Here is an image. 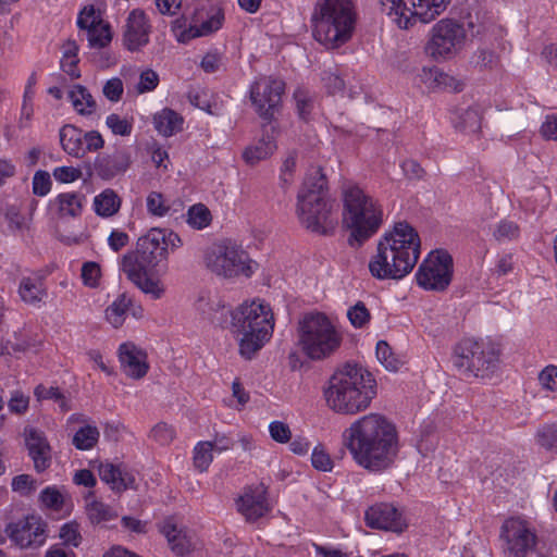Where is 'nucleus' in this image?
<instances>
[{
  "label": "nucleus",
  "instance_id": "nucleus-47",
  "mask_svg": "<svg viewBox=\"0 0 557 557\" xmlns=\"http://www.w3.org/2000/svg\"><path fill=\"white\" fill-rule=\"evenodd\" d=\"M537 444L546 450L557 453V425H545L536 434Z\"/></svg>",
  "mask_w": 557,
  "mask_h": 557
},
{
  "label": "nucleus",
  "instance_id": "nucleus-15",
  "mask_svg": "<svg viewBox=\"0 0 557 557\" xmlns=\"http://www.w3.org/2000/svg\"><path fill=\"white\" fill-rule=\"evenodd\" d=\"M453 258L444 250H436L420 264L417 283L424 289L442 292L450 284Z\"/></svg>",
  "mask_w": 557,
  "mask_h": 557
},
{
  "label": "nucleus",
  "instance_id": "nucleus-36",
  "mask_svg": "<svg viewBox=\"0 0 557 557\" xmlns=\"http://www.w3.org/2000/svg\"><path fill=\"white\" fill-rule=\"evenodd\" d=\"M34 395L38 401L46 399L53 400L54 403L58 404L62 412H67L69 410L72 409L70 398L66 397L65 394L62 393L59 387L39 384L38 386H36Z\"/></svg>",
  "mask_w": 557,
  "mask_h": 557
},
{
  "label": "nucleus",
  "instance_id": "nucleus-63",
  "mask_svg": "<svg viewBox=\"0 0 557 557\" xmlns=\"http://www.w3.org/2000/svg\"><path fill=\"white\" fill-rule=\"evenodd\" d=\"M60 537L65 544L77 547L82 540L78 525L75 523H65L60 530Z\"/></svg>",
  "mask_w": 557,
  "mask_h": 557
},
{
  "label": "nucleus",
  "instance_id": "nucleus-5",
  "mask_svg": "<svg viewBox=\"0 0 557 557\" xmlns=\"http://www.w3.org/2000/svg\"><path fill=\"white\" fill-rule=\"evenodd\" d=\"M230 315L228 330L238 342L239 354L251 359L272 336L273 312L269 305L253 300L239 305Z\"/></svg>",
  "mask_w": 557,
  "mask_h": 557
},
{
  "label": "nucleus",
  "instance_id": "nucleus-12",
  "mask_svg": "<svg viewBox=\"0 0 557 557\" xmlns=\"http://www.w3.org/2000/svg\"><path fill=\"white\" fill-rule=\"evenodd\" d=\"M387 13L401 29H409L417 23L428 24L442 14L449 0H381Z\"/></svg>",
  "mask_w": 557,
  "mask_h": 557
},
{
  "label": "nucleus",
  "instance_id": "nucleus-51",
  "mask_svg": "<svg viewBox=\"0 0 557 557\" xmlns=\"http://www.w3.org/2000/svg\"><path fill=\"white\" fill-rule=\"evenodd\" d=\"M39 499L47 508L59 510L63 506V495L55 486H48L40 492Z\"/></svg>",
  "mask_w": 557,
  "mask_h": 557
},
{
  "label": "nucleus",
  "instance_id": "nucleus-4",
  "mask_svg": "<svg viewBox=\"0 0 557 557\" xmlns=\"http://www.w3.org/2000/svg\"><path fill=\"white\" fill-rule=\"evenodd\" d=\"M323 395L335 413L355 416L370 407L376 396V382L368 370L347 362L330 376Z\"/></svg>",
  "mask_w": 557,
  "mask_h": 557
},
{
  "label": "nucleus",
  "instance_id": "nucleus-60",
  "mask_svg": "<svg viewBox=\"0 0 557 557\" xmlns=\"http://www.w3.org/2000/svg\"><path fill=\"white\" fill-rule=\"evenodd\" d=\"M51 188L50 175L46 171H38L33 177V193L37 196H46Z\"/></svg>",
  "mask_w": 557,
  "mask_h": 557
},
{
  "label": "nucleus",
  "instance_id": "nucleus-11",
  "mask_svg": "<svg viewBox=\"0 0 557 557\" xmlns=\"http://www.w3.org/2000/svg\"><path fill=\"white\" fill-rule=\"evenodd\" d=\"M205 263L212 273L226 278L249 277L253 273L247 252L231 242L213 244L208 248Z\"/></svg>",
  "mask_w": 557,
  "mask_h": 557
},
{
  "label": "nucleus",
  "instance_id": "nucleus-41",
  "mask_svg": "<svg viewBox=\"0 0 557 557\" xmlns=\"http://www.w3.org/2000/svg\"><path fill=\"white\" fill-rule=\"evenodd\" d=\"M193 460L197 470L207 471L213 460V446L210 441L199 442L195 446Z\"/></svg>",
  "mask_w": 557,
  "mask_h": 557
},
{
  "label": "nucleus",
  "instance_id": "nucleus-19",
  "mask_svg": "<svg viewBox=\"0 0 557 557\" xmlns=\"http://www.w3.org/2000/svg\"><path fill=\"white\" fill-rule=\"evenodd\" d=\"M159 531L166 539L171 552L178 557L187 556L200 546L197 534L173 518L164 519L159 524Z\"/></svg>",
  "mask_w": 557,
  "mask_h": 557
},
{
  "label": "nucleus",
  "instance_id": "nucleus-64",
  "mask_svg": "<svg viewBox=\"0 0 557 557\" xmlns=\"http://www.w3.org/2000/svg\"><path fill=\"white\" fill-rule=\"evenodd\" d=\"M82 176V171L74 166H59L53 170V177L60 183H73Z\"/></svg>",
  "mask_w": 557,
  "mask_h": 557
},
{
  "label": "nucleus",
  "instance_id": "nucleus-49",
  "mask_svg": "<svg viewBox=\"0 0 557 557\" xmlns=\"http://www.w3.org/2000/svg\"><path fill=\"white\" fill-rule=\"evenodd\" d=\"M101 23H103V22L100 18L99 14H97V12L92 5L85 7L81 11L78 18H77V26L81 29H86L87 34L91 29L96 28L98 26V24H101Z\"/></svg>",
  "mask_w": 557,
  "mask_h": 557
},
{
  "label": "nucleus",
  "instance_id": "nucleus-7",
  "mask_svg": "<svg viewBox=\"0 0 557 557\" xmlns=\"http://www.w3.org/2000/svg\"><path fill=\"white\" fill-rule=\"evenodd\" d=\"M334 208L335 201L329 194L326 176L321 168H315L307 175L297 194V216L306 228L324 234L333 227Z\"/></svg>",
  "mask_w": 557,
  "mask_h": 557
},
{
  "label": "nucleus",
  "instance_id": "nucleus-48",
  "mask_svg": "<svg viewBox=\"0 0 557 557\" xmlns=\"http://www.w3.org/2000/svg\"><path fill=\"white\" fill-rule=\"evenodd\" d=\"M175 435L176 432L174 428L165 422L157 423L150 431V437L162 446L172 443Z\"/></svg>",
  "mask_w": 557,
  "mask_h": 557
},
{
  "label": "nucleus",
  "instance_id": "nucleus-54",
  "mask_svg": "<svg viewBox=\"0 0 557 557\" xmlns=\"http://www.w3.org/2000/svg\"><path fill=\"white\" fill-rule=\"evenodd\" d=\"M311 463L313 468L319 471L327 472L333 469V460L322 445H318L313 448Z\"/></svg>",
  "mask_w": 557,
  "mask_h": 557
},
{
  "label": "nucleus",
  "instance_id": "nucleus-35",
  "mask_svg": "<svg viewBox=\"0 0 557 557\" xmlns=\"http://www.w3.org/2000/svg\"><path fill=\"white\" fill-rule=\"evenodd\" d=\"M131 305V299L125 294H121L107 309L106 320L114 327L119 329L126 319V313Z\"/></svg>",
  "mask_w": 557,
  "mask_h": 557
},
{
  "label": "nucleus",
  "instance_id": "nucleus-56",
  "mask_svg": "<svg viewBox=\"0 0 557 557\" xmlns=\"http://www.w3.org/2000/svg\"><path fill=\"white\" fill-rule=\"evenodd\" d=\"M36 83L35 75H32L28 78V82L25 86L24 95H23V103H22V110L21 115L22 119H25L26 121H29L33 115V98L35 95L34 91V85Z\"/></svg>",
  "mask_w": 557,
  "mask_h": 557
},
{
  "label": "nucleus",
  "instance_id": "nucleus-38",
  "mask_svg": "<svg viewBox=\"0 0 557 557\" xmlns=\"http://www.w3.org/2000/svg\"><path fill=\"white\" fill-rule=\"evenodd\" d=\"M86 512L91 523H101L115 519L117 513L108 505L96 500L87 499Z\"/></svg>",
  "mask_w": 557,
  "mask_h": 557
},
{
  "label": "nucleus",
  "instance_id": "nucleus-50",
  "mask_svg": "<svg viewBox=\"0 0 557 557\" xmlns=\"http://www.w3.org/2000/svg\"><path fill=\"white\" fill-rule=\"evenodd\" d=\"M159 82V74L152 69H146L139 75V81L136 85V91L138 94L150 92L157 88Z\"/></svg>",
  "mask_w": 557,
  "mask_h": 557
},
{
  "label": "nucleus",
  "instance_id": "nucleus-44",
  "mask_svg": "<svg viewBox=\"0 0 557 557\" xmlns=\"http://www.w3.org/2000/svg\"><path fill=\"white\" fill-rule=\"evenodd\" d=\"M187 222L190 226L201 230L210 224L211 213L206 206L195 205L187 212Z\"/></svg>",
  "mask_w": 557,
  "mask_h": 557
},
{
  "label": "nucleus",
  "instance_id": "nucleus-52",
  "mask_svg": "<svg viewBox=\"0 0 557 557\" xmlns=\"http://www.w3.org/2000/svg\"><path fill=\"white\" fill-rule=\"evenodd\" d=\"M147 209L153 215L163 216L169 212L170 205L161 193L151 191L147 197Z\"/></svg>",
  "mask_w": 557,
  "mask_h": 557
},
{
  "label": "nucleus",
  "instance_id": "nucleus-61",
  "mask_svg": "<svg viewBox=\"0 0 557 557\" xmlns=\"http://www.w3.org/2000/svg\"><path fill=\"white\" fill-rule=\"evenodd\" d=\"M269 432L273 441L287 443L290 441L292 432L289 426L282 421H273L269 425Z\"/></svg>",
  "mask_w": 557,
  "mask_h": 557
},
{
  "label": "nucleus",
  "instance_id": "nucleus-1",
  "mask_svg": "<svg viewBox=\"0 0 557 557\" xmlns=\"http://www.w3.org/2000/svg\"><path fill=\"white\" fill-rule=\"evenodd\" d=\"M342 437L354 460L370 471L387 469L398 454L396 428L380 413H369L355 420Z\"/></svg>",
  "mask_w": 557,
  "mask_h": 557
},
{
  "label": "nucleus",
  "instance_id": "nucleus-22",
  "mask_svg": "<svg viewBox=\"0 0 557 557\" xmlns=\"http://www.w3.org/2000/svg\"><path fill=\"white\" fill-rule=\"evenodd\" d=\"M117 355L121 369L126 376L139 380L148 373L149 363L147 352L133 342L121 344Z\"/></svg>",
  "mask_w": 557,
  "mask_h": 557
},
{
  "label": "nucleus",
  "instance_id": "nucleus-25",
  "mask_svg": "<svg viewBox=\"0 0 557 557\" xmlns=\"http://www.w3.org/2000/svg\"><path fill=\"white\" fill-rule=\"evenodd\" d=\"M99 476L114 492L121 493L127 488L134 487L135 476L124 467L110 462L99 466Z\"/></svg>",
  "mask_w": 557,
  "mask_h": 557
},
{
  "label": "nucleus",
  "instance_id": "nucleus-16",
  "mask_svg": "<svg viewBox=\"0 0 557 557\" xmlns=\"http://www.w3.org/2000/svg\"><path fill=\"white\" fill-rule=\"evenodd\" d=\"M224 14L221 9L212 8L208 13V17L202 21V11L196 10L191 21L185 15L174 20L171 25V30L178 42L186 44L189 40L207 36L218 30L223 23Z\"/></svg>",
  "mask_w": 557,
  "mask_h": 557
},
{
  "label": "nucleus",
  "instance_id": "nucleus-33",
  "mask_svg": "<svg viewBox=\"0 0 557 557\" xmlns=\"http://www.w3.org/2000/svg\"><path fill=\"white\" fill-rule=\"evenodd\" d=\"M69 98L79 114H91L96 108V101L92 96L82 85H75L70 90Z\"/></svg>",
  "mask_w": 557,
  "mask_h": 557
},
{
  "label": "nucleus",
  "instance_id": "nucleus-29",
  "mask_svg": "<svg viewBox=\"0 0 557 557\" xmlns=\"http://www.w3.org/2000/svg\"><path fill=\"white\" fill-rule=\"evenodd\" d=\"M18 295L24 302L33 305L42 301L47 290L40 277L25 276L20 282Z\"/></svg>",
  "mask_w": 557,
  "mask_h": 557
},
{
  "label": "nucleus",
  "instance_id": "nucleus-28",
  "mask_svg": "<svg viewBox=\"0 0 557 557\" xmlns=\"http://www.w3.org/2000/svg\"><path fill=\"white\" fill-rule=\"evenodd\" d=\"M60 143L63 150L73 157L85 156L84 133L73 125H65L60 129Z\"/></svg>",
  "mask_w": 557,
  "mask_h": 557
},
{
  "label": "nucleus",
  "instance_id": "nucleus-24",
  "mask_svg": "<svg viewBox=\"0 0 557 557\" xmlns=\"http://www.w3.org/2000/svg\"><path fill=\"white\" fill-rule=\"evenodd\" d=\"M237 509L247 521L263 517L270 510L263 485L246 488L237 500Z\"/></svg>",
  "mask_w": 557,
  "mask_h": 557
},
{
  "label": "nucleus",
  "instance_id": "nucleus-30",
  "mask_svg": "<svg viewBox=\"0 0 557 557\" xmlns=\"http://www.w3.org/2000/svg\"><path fill=\"white\" fill-rule=\"evenodd\" d=\"M156 129L163 136L169 137L182 129L183 117L172 109H163L153 116Z\"/></svg>",
  "mask_w": 557,
  "mask_h": 557
},
{
  "label": "nucleus",
  "instance_id": "nucleus-37",
  "mask_svg": "<svg viewBox=\"0 0 557 557\" xmlns=\"http://www.w3.org/2000/svg\"><path fill=\"white\" fill-rule=\"evenodd\" d=\"M77 53L78 46L74 40H67L63 45L61 67L72 78H78L81 76V72L77 67V63L79 61Z\"/></svg>",
  "mask_w": 557,
  "mask_h": 557
},
{
  "label": "nucleus",
  "instance_id": "nucleus-14",
  "mask_svg": "<svg viewBox=\"0 0 557 557\" xmlns=\"http://www.w3.org/2000/svg\"><path fill=\"white\" fill-rule=\"evenodd\" d=\"M499 540L505 557H527L537 544L535 528L519 517L504 521Z\"/></svg>",
  "mask_w": 557,
  "mask_h": 557
},
{
  "label": "nucleus",
  "instance_id": "nucleus-17",
  "mask_svg": "<svg viewBox=\"0 0 557 557\" xmlns=\"http://www.w3.org/2000/svg\"><path fill=\"white\" fill-rule=\"evenodd\" d=\"M285 83L272 76L259 77L250 87V99L256 112L270 120L281 104Z\"/></svg>",
  "mask_w": 557,
  "mask_h": 557
},
{
  "label": "nucleus",
  "instance_id": "nucleus-55",
  "mask_svg": "<svg viewBox=\"0 0 557 557\" xmlns=\"http://www.w3.org/2000/svg\"><path fill=\"white\" fill-rule=\"evenodd\" d=\"M36 480L29 474H20L13 478L11 486L12 490L21 495H29L36 491Z\"/></svg>",
  "mask_w": 557,
  "mask_h": 557
},
{
  "label": "nucleus",
  "instance_id": "nucleus-39",
  "mask_svg": "<svg viewBox=\"0 0 557 557\" xmlns=\"http://www.w3.org/2000/svg\"><path fill=\"white\" fill-rule=\"evenodd\" d=\"M421 81L429 89L440 90L445 89L451 85L454 78L446 73L441 72L438 69H423Z\"/></svg>",
  "mask_w": 557,
  "mask_h": 557
},
{
  "label": "nucleus",
  "instance_id": "nucleus-58",
  "mask_svg": "<svg viewBox=\"0 0 557 557\" xmlns=\"http://www.w3.org/2000/svg\"><path fill=\"white\" fill-rule=\"evenodd\" d=\"M106 123L115 135L128 136L132 132V124L127 120L120 117L117 114H110L107 117Z\"/></svg>",
  "mask_w": 557,
  "mask_h": 557
},
{
  "label": "nucleus",
  "instance_id": "nucleus-45",
  "mask_svg": "<svg viewBox=\"0 0 557 557\" xmlns=\"http://www.w3.org/2000/svg\"><path fill=\"white\" fill-rule=\"evenodd\" d=\"M88 41L92 48H103L110 44L112 39L109 24L101 23L88 34Z\"/></svg>",
  "mask_w": 557,
  "mask_h": 557
},
{
  "label": "nucleus",
  "instance_id": "nucleus-34",
  "mask_svg": "<svg viewBox=\"0 0 557 557\" xmlns=\"http://www.w3.org/2000/svg\"><path fill=\"white\" fill-rule=\"evenodd\" d=\"M95 210L101 216H112L121 207V199L112 189H106L95 198Z\"/></svg>",
  "mask_w": 557,
  "mask_h": 557
},
{
  "label": "nucleus",
  "instance_id": "nucleus-18",
  "mask_svg": "<svg viewBox=\"0 0 557 557\" xmlns=\"http://www.w3.org/2000/svg\"><path fill=\"white\" fill-rule=\"evenodd\" d=\"M5 534L20 548H35L46 541V523L37 516H27L5 527Z\"/></svg>",
  "mask_w": 557,
  "mask_h": 557
},
{
  "label": "nucleus",
  "instance_id": "nucleus-43",
  "mask_svg": "<svg viewBox=\"0 0 557 557\" xmlns=\"http://www.w3.org/2000/svg\"><path fill=\"white\" fill-rule=\"evenodd\" d=\"M471 64L481 71L492 70L498 65V57L488 48H480L472 54Z\"/></svg>",
  "mask_w": 557,
  "mask_h": 557
},
{
  "label": "nucleus",
  "instance_id": "nucleus-32",
  "mask_svg": "<svg viewBox=\"0 0 557 557\" xmlns=\"http://www.w3.org/2000/svg\"><path fill=\"white\" fill-rule=\"evenodd\" d=\"M481 113L476 108L461 110L454 120L457 131L465 134H476L481 129Z\"/></svg>",
  "mask_w": 557,
  "mask_h": 557
},
{
  "label": "nucleus",
  "instance_id": "nucleus-2",
  "mask_svg": "<svg viewBox=\"0 0 557 557\" xmlns=\"http://www.w3.org/2000/svg\"><path fill=\"white\" fill-rule=\"evenodd\" d=\"M182 245L177 234L162 228H151L136 242L134 250L127 251L121 259V270L126 277L144 294L160 299L165 288L152 270L168 258L169 249Z\"/></svg>",
  "mask_w": 557,
  "mask_h": 557
},
{
  "label": "nucleus",
  "instance_id": "nucleus-46",
  "mask_svg": "<svg viewBox=\"0 0 557 557\" xmlns=\"http://www.w3.org/2000/svg\"><path fill=\"white\" fill-rule=\"evenodd\" d=\"M347 318L352 326L360 329L370 322L371 314L362 301H358L347 311Z\"/></svg>",
  "mask_w": 557,
  "mask_h": 557
},
{
  "label": "nucleus",
  "instance_id": "nucleus-59",
  "mask_svg": "<svg viewBox=\"0 0 557 557\" xmlns=\"http://www.w3.org/2000/svg\"><path fill=\"white\" fill-rule=\"evenodd\" d=\"M123 91V82L119 77H113L107 81L102 88L104 97L112 102H117L121 99Z\"/></svg>",
  "mask_w": 557,
  "mask_h": 557
},
{
  "label": "nucleus",
  "instance_id": "nucleus-20",
  "mask_svg": "<svg viewBox=\"0 0 557 557\" xmlns=\"http://www.w3.org/2000/svg\"><path fill=\"white\" fill-rule=\"evenodd\" d=\"M152 26L143 10L129 12L123 32V45L131 52H138L149 44Z\"/></svg>",
  "mask_w": 557,
  "mask_h": 557
},
{
  "label": "nucleus",
  "instance_id": "nucleus-21",
  "mask_svg": "<svg viewBox=\"0 0 557 557\" xmlns=\"http://www.w3.org/2000/svg\"><path fill=\"white\" fill-rule=\"evenodd\" d=\"M369 528L401 533L407 528L403 515L392 504H376L371 506L364 515Z\"/></svg>",
  "mask_w": 557,
  "mask_h": 557
},
{
  "label": "nucleus",
  "instance_id": "nucleus-23",
  "mask_svg": "<svg viewBox=\"0 0 557 557\" xmlns=\"http://www.w3.org/2000/svg\"><path fill=\"white\" fill-rule=\"evenodd\" d=\"M25 443L28 455L34 462L36 472L46 471L51 465V447L41 431L29 428L25 429Z\"/></svg>",
  "mask_w": 557,
  "mask_h": 557
},
{
  "label": "nucleus",
  "instance_id": "nucleus-53",
  "mask_svg": "<svg viewBox=\"0 0 557 557\" xmlns=\"http://www.w3.org/2000/svg\"><path fill=\"white\" fill-rule=\"evenodd\" d=\"M519 233V226L515 222L503 220L497 224L493 235L498 242H504L516 239Z\"/></svg>",
  "mask_w": 557,
  "mask_h": 557
},
{
  "label": "nucleus",
  "instance_id": "nucleus-8",
  "mask_svg": "<svg viewBox=\"0 0 557 557\" xmlns=\"http://www.w3.org/2000/svg\"><path fill=\"white\" fill-rule=\"evenodd\" d=\"M344 202L343 222L350 230L348 243L360 246L368 240L383 222L381 205L354 183L342 187Z\"/></svg>",
  "mask_w": 557,
  "mask_h": 557
},
{
  "label": "nucleus",
  "instance_id": "nucleus-13",
  "mask_svg": "<svg viewBox=\"0 0 557 557\" xmlns=\"http://www.w3.org/2000/svg\"><path fill=\"white\" fill-rule=\"evenodd\" d=\"M467 30L455 20L443 18L430 32L425 52L434 60L454 58L466 45Z\"/></svg>",
  "mask_w": 557,
  "mask_h": 557
},
{
  "label": "nucleus",
  "instance_id": "nucleus-9",
  "mask_svg": "<svg viewBox=\"0 0 557 557\" xmlns=\"http://www.w3.org/2000/svg\"><path fill=\"white\" fill-rule=\"evenodd\" d=\"M343 335L323 313H309L299 321L297 346L312 361L333 356L342 346Z\"/></svg>",
  "mask_w": 557,
  "mask_h": 557
},
{
  "label": "nucleus",
  "instance_id": "nucleus-62",
  "mask_svg": "<svg viewBox=\"0 0 557 557\" xmlns=\"http://www.w3.org/2000/svg\"><path fill=\"white\" fill-rule=\"evenodd\" d=\"M540 384L543 388L552 392L557 391V367L548 366L543 369L539 375Z\"/></svg>",
  "mask_w": 557,
  "mask_h": 557
},
{
  "label": "nucleus",
  "instance_id": "nucleus-3",
  "mask_svg": "<svg viewBox=\"0 0 557 557\" xmlns=\"http://www.w3.org/2000/svg\"><path fill=\"white\" fill-rule=\"evenodd\" d=\"M420 238L407 222H398L377 243L369 271L377 280H400L414 268L420 256Z\"/></svg>",
  "mask_w": 557,
  "mask_h": 557
},
{
  "label": "nucleus",
  "instance_id": "nucleus-10",
  "mask_svg": "<svg viewBox=\"0 0 557 557\" xmlns=\"http://www.w3.org/2000/svg\"><path fill=\"white\" fill-rule=\"evenodd\" d=\"M451 359L461 374L485 377L495 369L498 354L491 345L466 338L456 345Z\"/></svg>",
  "mask_w": 557,
  "mask_h": 557
},
{
  "label": "nucleus",
  "instance_id": "nucleus-6",
  "mask_svg": "<svg viewBox=\"0 0 557 557\" xmlns=\"http://www.w3.org/2000/svg\"><path fill=\"white\" fill-rule=\"evenodd\" d=\"M352 0H319L311 15L313 38L327 50L346 45L356 27Z\"/></svg>",
  "mask_w": 557,
  "mask_h": 557
},
{
  "label": "nucleus",
  "instance_id": "nucleus-40",
  "mask_svg": "<svg viewBox=\"0 0 557 557\" xmlns=\"http://www.w3.org/2000/svg\"><path fill=\"white\" fill-rule=\"evenodd\" d=\"M99 430L94 425L81 428L73 437V445L81 450L91 449L99 441Z\"/></svg>",
  "mask_w": 557,
  "mask_h": 557
},
{
  "label": "nucleus",
  "instance_id": "nucleus-31",
  "mask_svg": "<svg viewBox=\"0 0 557 557\" xmlns=\"http://www.w3.org/2000/svg\"><path fill=\"white\" fill-rule=\"evenodd\" d=\"M84 199L85 197L81 193L67 191L60 194L55 198L60 216L76 218L81 215Z\"/></svg>",
  "mask_w": 557,
  "mask_h": 557
},
{
  "label": "nucleus",
  "instance_id": "nucleus-42",
  "mask_svg": "<svg viewBox=\"0 0 557 557\" xmlns=\"http://www.w3.org/2000/svg\"><path fill=\"white\" fill-rule=\"evenodd\" d=\"M376 358L380 363L388 371H398L403 364L385 341H380L376 344Z\"/></svg>",
  "mask_w": 557,
  "mask_h": 557
},
{
  "label": "nucleus",
  "instance_id": "nucleus-57",
  "mask_svg": "<svg viewBox=\"0 0 557 557\" xmlns=\"http://www.w3.org/2000/svg\"><path fill=\"white\" fill-rule=\"evenodd\" d=\"M100 267L96 262H86L82 268V278L86 286L97 287L100 280Z\"/></svg>",
  "mask_w": 557,
  "mask_h": 557
},
{
  "label": "nucleus",
  "instance_id": "nucleus-26",
  "mask_svg": "<svg viewBox=\"0 0 557 557\" xmlns=\"http://www.w3.org/2000/svg\"><path fill=\"white\" fill-rule=\"evenodd\" d=\"M131 165V157L125 150L115 151L111 156H106L97 160L96 171L104 180L124 173Z\"/></svg>",
  "mask_w": 557,
  "mask_h": 557
},
{
  "label": "nucleus",
  "instance_id": "nucleus-27",
  "mask_svg": "<svg viewBox=\"0 0 557 557\" xmlns=\"http://www.w3.org/2000/svg\"><path fill=\"white\" fill-rule=\"evenodd\" d=\"M276 148L274 136L270 135L268 129H264L262 137L244 150L243 158L247 164L256 165L271 157Z\"/></svg>",
  "mask_w": 557,
  "mask_h": 557
}]
</instances>
